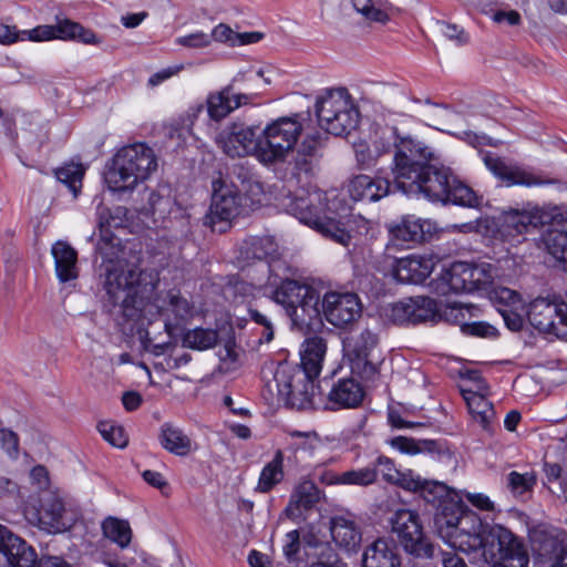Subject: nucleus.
Instances as JSON below:
<instances>
[{"label":"nucleus","instance_id":"nucleus-1","mask_svg":"<svg viewBox=\"0 0 567 567\" xmlns=\"http://www.w3.org/2000/svg\"><path fill=\"white\" fill-rule=\"evenodd\" d=\"M121 207L114 213L109 208L97 209V228L100 239L96 252L101 256L100 276L104 277V289L114 306H120L123 316L135 323L143 324L159 316L165 331L171 337L179 336L183 326L193 317L194 307L178 289L159 290L154 298L145 302L142 288L143 274L136 265L125 259V250L121 241L112 233V228L122 225Z\"/></svg>","mask_w":567,"mask_h":567},{"label":"nucleus","instance_id":"nucleus-2","mask_svg":"<svg viewBox=\"0 0 567 567\" xmlns=\"http://www.w3.org/2000/svg\"><path fill=\"white\" fill-rule=\"evenodd\" d=\"M414 124V115L383 109L371 126L370 141L361 140L353 144L355 161L361 169L374 167L382 156L394 150V184L405 195L410 183L417 178L421 163L432 156V148L413 134Z\"/></svg>","mask_w":567,"mask_h":567},{"label":"nucleus","instance_id":"nucleus-3","mask_svg":"<svg viewBox=\"0 0 567 567\" xmlns=\"http://www.w3.org/2000/svg\"><path fill=\"white\" fill-rule=\"evenodd\" d=\"M282 207L300 223L315 228L324 237L346 248L358 243L353 225L349 218L348 206L334 192L320 189H299L295 194L289 189L282 195Z\"/></svg>","mask_w":567,"mask_h":567},{"label":"nucleus","instance_id":"nucleus-4","mask_svg":"<svg viewBox=\"0 0 567 567\" xmlns=\"http://www.w3.org/2000/svg\"><path fill=\"white\" fill-rule=\"evenodd\" d=\"M416 175L417 178L410 183L408 197L465 207H478L482 202L472 188L452 175L449 167L439 164L433 150L431 158L421 163Z\"/></svg>","mask_w":567,"mask_h":567},{"label":"nucleus","instance_id":"nucleus-5","mask_svg":"<svg viewBox=\"0 0 567 567\" xmlns=\"http://www.w3.org/2000/svg\"><path fill=\"white\" fill-rule=\"evenodd\" d=\"M156 169L154 151L144 143H135L122 147L114 155L104 173V181L113 193H131Z\"/></svg>","mask_w":567,"mask_h":567},{"label":"nucleus","instance_id":"nucleus-6","mask_svg":"<svg viewBox=\"0 0 567 567\" xmlns=\"http://www.w3.org/2000/svg\"><path fill=\"white\" fill-rule=\"evenodd\" d=\"M305 121L303 114L297 113L268 123L259 134L258 161L266 166L285 162L306 130Z\"/></svg>","mask_w":567,"mask_h":567},{"label":"nucleus","instance_id":"nucleus-7","mask_svg":"<svg viewBox=\"0 0 567 567\" xmlns=\"http://www.w3.org/2000/svg\"><path fill=\"white\" fill-rule=\"evenodd\" d=\"M319 126L327 133L342 136L355 130L359 109L346 87L326 89L316 100Z\"/></svg>","mask_w":567,"mask_h":567},{"label":"nucleus","instance_id":"nucleus-8","mask_svg":"<svg viewBox=\"0 0 567 567\" xmlns=\"http://www.w3.org/2000/svg\"><path fill=\"white\" fill-rule=\"evenodd\" d=\"M271 298L285 309L293 326H309L320 315V291L306 281L281 280Z\"/></svg>","mask_w":567,"mask_h":567},{"label":"nucleus","instance_id":"nucleus-9","mask_svg":"<svg viewBox=\"0 0 567 567\" xmlns=\"http://www.w3.org/2000/svg\"><path fill=\"white\" fill-rule=\"evenodd\" d=\"M315 380L316 377H309L289 364H279L274 375L278 396L297 409L316 408L319 404L320 392Z\"/></svg>","mask_w":567,"mask_h":567},{"label":"nucleus","instance_id":"nucleus-10","mask_svg":"<svg viewBox=\"0 0 567 567\" xmlns=\"http://www.w3.org/2000/svg\"><path fill=\"white\" fill-rule=\"evenodd\" d=\"M492 279L489 265L454 262L441 271L439 277L432 281V287L436 293L446 296L452 292H472L484 289L492 282Z\"/></svg>","mask_w":567,"mask_h":567},{"label":"nucleus","instance_id":"nucleus-11","mask_svg":"<svg viewBox=\"0 0 567 567\" xmlns=\"http://www.w3.org/2000/svg\"><path fill=\"white\" fill-rule=\"evenodd\" d=\"M260 75L261 70L239 72L221 90L210 92L206 97V110L209 118L219 122L235 110L252 104L257 94L252 91L241 92L238 84L244 81L256 82Z\"/></svg>","mask_w":567,"mask_h":567},{"label":"nucleus","instance_id":"nucleus-12","mask_svg":"<svg viewBox=\"0 0 567 567\" xmlns=\"http://www.w3.org/2000/svg\"><path fill=\"white\" fill-rule=\"evenodd\" d=\"M493 567H527L529 558L524 545L507 528L494 525L488 529L485 547L480 554Z\"/></svg>","mask_w":567,"mask_h":567},{"label":"nucleus","instance_id":"nucleus-13","mask_svg":"<svg viewBox=\"0 0 567 567\" xmlns=\"http://www.w3.org/2000/svg\"><path fill=\"white\" fill-rule=\"evenodd\" d=\"M378 336L370 329L353 333L343 340L344 358L348 360L351 372L367 381H374L379 375L381 363L377 355Z\"/></svg>","mask_w":567,"mask_h":567},{"label":"nucleus","instance_id":"nucleus-14","mask_svg":"<svg viewBox=\"0 0 567 567\" xmlns=\"http://www.w3.org/2000/svg\"><path fill=\"white\" fill-rule=\"evenodd\" d=\"M246 214H248L247 200L237 186L223 177L214 179L212 182V202L206 215V224L213 229H216L217 225L220 224L218 231H224L226 224Z\"/></svg>","mask_w":567,"mask_h":567},{"label":"nucleus","instance_id":"nucleus-15","mask_svg":"<svg viewBox=\"0 0 567 567\" xmlns=\"http://www.w3.org/2000/svg\"><path fill=\"white\" fill-rule=\"evenodd\" d=\"M392 530L398 535L404 550L416 558H434L435 547L422 532L416 513L398 509L391 519Z\"/></svg>","mask_w":567,"mask_h":567},{"label":"nucleus","instance_id":"nucleus-16","mask_svg":"<svg viewBox=\"0 0 567 567\" xmlns=\"http://www.w3.org/2000/svg\"><path fill=\"white\" fill-rule=\"evenodd\" d=\"M526 315L535 329L559 338L567 337V303L537 298L529 303Z\"/></svg>","mask_w":567,"mask_h":567},{"label":"nucleus","instance_id":"nucleus-17","mask_svg":"<svg viewBox=\"0 0 567 567\" xmlns=\"http://www.w3.org/2000/svg\"><path fill=\"white\" fill-rule=\"evenodd\" d=\"M491 527L483 525L481 518L474 512L467 509L455 528L450 530L446 542L460 551L480 556L485 547Z\"/></svg>","mask_w":567,"mask_h":567},{"label":"nucleus","instance_id":"nucleus-18","mask_svg":"<svg viewBox=\"0 0 567 567\" xmlns=\"http://www.w3.org/2000/svg\"><path fill=\"white\" fill-rule=\"evenodd\" d=\"M216 143L230 157L254 155L258 159L260 135L251 126L231 123L217 134Z\"/></svg>","mask_w":567,"mask_h":567},{"label":"nucleus","instance_id":"nucleus-19","mask_svg":"<svg viewBox=\"0 0 567 567\" xmlns=\"http://www.w3.org/2000/svg\"><path fill=\"white\" fill-rule=\"evenodd\" d=\"M321 309L326 320L337 328L352 324L362 313L361 301L353 292H326L322 297Z\"/></svg>","mask_w":567,"mask_h":567},{"label":"nucleus","instance_id":"nucleus-20","mask_svg":"<svg viewBox=\"0 0 567 567\" xmlns=\"http://www.w3.org/2000/svg\"><path fill=\"white\" fill-rule=\"evenodd\" d=\"M32 41H48L52 39L75 40L85 44H96L99 40L94 32L83 28L71 20H59L54 25H39L30 31H24Z\"/></svg>","mask_w":567,"mask_h":567},{"label":"nucleus","instance_id":"nucleus-21","mask_svg":"<svg viewBox=\"0 0 567 567\" xmlns=\"http://www.w3.org/2000/svg\"><path fill=\"white\" fill-rule=\"evenodd\" d=\"M484 163L486 167L507 186H539L546 184L539 175L512 163H507L499 157L492 155L484 156Z\"/></svg>","mask_w":567,"mask_h":567},{"label":"nucleus","instance_id":"nucleus-22","mask_svg":"<svg viewBox=\"0 0 567 567\" xmlns=\"http://www.w3.org/2000/svg\"><path fill=\"white\" fill-rule=\"evenodd\" d=\"M435 258L432 255H409L395 260L393 275L403 284H422L433 271Z\"/></svg>","mask_w":567,"mask_h":567},{"label":"nucleus","instance_id":"nucleus-23","mask_svg":"<svg viewBox=\"0 0 567 567\" xmlns=\"http://www.w3.org/2000/svg\"><path fill=\"white\" fill-rule=\"evenodd\" d=\"M0 553L11 567H34L35 550L9 528L0 525Z\"/></svg>","mask_w":567,"mask_h":567},{"label":"nucleus","instance_id":"nucleus-24","mask_svg":"<svg viewBox=\"0 0 567 567\" xmlns=\"http://www.w3.org/2000/svg\"><path fill=\"white\" fill-rule=\"evenodd\" d=\"M542 218L544 217L538 213V207L509 210L502 216L499 233L505 238L518 240L523 234L542 226Z\"/></svg>","mask_w":567,"mask_h":567},{"label":"nucleus","instance_id":"nucleus-25","mask_svg":"<svg viewBox=\"0 0 567 567\" xmlns=\"http://www.w3.org/2000/svg\"><path fill=\"white\" fill-rule=\"evenodd\" d=\"M390 181L380 176L358 175L348 185V193L353 200L374 203L390 194Z\"/></svg>","mask_w":567,"mask_h":567},{"label":"nucleus","instance_id":"nucleus-26","mask_svg":"<svg viewBox=\"0 0 567 567\" xmlns=\"http://www.w3.org/2000/svg\"><path fill=\"white\" fill-rule=\"evenodd\" d=\"M327 398L331 410L354 409L362 403L364 391L353 378H342L333 382Z\"/></svg>","mask_w":567,"mask_h":567},{"label":"nucleus","instance_id":"nucleus-27","mask_svg":"<svg viewBox=\"0 0 567 567\" xmlns=\"http://www.w3.org/2000/svg\"><path fill=\"white\" fill-rule=\"evenodd\" d=\"M362 567H402L394 540L382 537L369 544L362 555Z\"/></svg>","mask_w":567,"mask_h":567},{"label":"nucleus","instance_id":"nucleus-28","mask_svg":"<svg viewBox=\"0 0 567 567\" xmlns=\"http://www.w3.org/2000/svg\"><path fill=\"white\" fill-rule=\"evenodd\" d=\"M393 236L406 243H422L430 239L436 226L430 219H422L414 215L402 217L401 221L390 228Z\"/></svg>","mask_w":567,"mask_h":567},{"label":"nucleus","instance_id":"nucleus-29","mask_svg":"<svg viewBox=\"0 0 567 567\" xmlns=\"http://www.w3.org/2000/svg\"><path fill=\"white\" fill-rule=\"evenodd\" d=\"M321 492L310 480H302L293 489L290 501L285 508V515L297 520L302 517V511L312 508L320 499Z\"/></svg>","mask_w":567,"mask_h":567},{"label":"nucleus","instance_id":"nucleus-30","mask_svg":"<svg viewBox=\"0 0 567 567\" xmlns=\"http://www.w3.org/2000/svg\"><path fill=\"white\" fill-rule=\"evenodd\" d=\"M51 254L60 282L75 280L79 276L76 250L66 241L58 240L52 245Z\"/></svg>","mask_w":567,"mask_h":567},{"label":"nucleus","instance_id":"nucleus-31","mask_svg":"<svg viewBox=\"0 0 567 567\" xmlns=\"http://www.w3.org/2000/svg\"><path fill=\"white\" fill-rule=\"evenodd\" d=\"M467 511L462 504L461 496L458 494L452 495L451 498L445 499L436 507L434 516V525L439 535L447 539L450 530L454 529L458 524L460 518Z\"/></svg>","mask_w":567,"mask_h":567},{"label":"nucleus","instance_id":"nucleus-32","mask_svg":"<svg viewBox=\"0 0 567 567\" xmlns=\"http://www.w3.org/2000/svg\"><path fill=\"white\" fill-rule=\"evenodd\" d=\"M326 351L327 344L321 337L306 339L300 352L301 369L299 370L309 377L318 378L322 369Z\"/></svg>","mask_w":567,"mask_h":567},{"label":"nucleus","instance_id":"nucleus-33","mask_svg":"<svg viewBox=\"0 0 567 567\" xmlns=\"http://www.w3.org/2000/svg\"><path fill=\"white\" fill-rule=\"evenodd\" d=\"M330 533L333 542L341 548L350 551L361 543V532L354 519L348 516H336L330 523Z\"/></svg>","mask_w":567,"mask_h":567},{"label":"nucleus","instance_id":"nucleus-34","mask_svg":"<svg viewBox=\"0 0 567 567\" xmlns=\"http://www.w3.org/2000/svg\"><path fill=\"white\" fill-rule=\"evenodd\" d=\"M306 567H339L343 565L339 554L327 542H307L303 545Z\"/></svg>","mask_w":567,"mask_h":567},{"label":"nucleus","instance_id":"nucleus-35","mask_svg":"<svg viewBox=\"0 0 567 567\" xmlns=\"http://www.w3.org/2000/svg\"><path fill=\"white\" fill-rule=\"evenodd\" d=\"M169 193L167 186H161L157 189L146 188L142 198L143 204L140 207L141 213L164 218L173 205Z\"/></svg>","mask_w":567,"mask_h":567},{"label":"nucleus","instance_id":"nucleus-36","mask_svg":"<svg viewBox=\"0 0 567 567\" xmlns=\"http://www.w3.org/2000/svg\"><path fill=\"white\" fill-rule=\"evenodd\" d=\"M161 445L178 456L188 455L193 450V441L179 427L165 423L161 427Z\"/></svg>","mask_w":567,"mask_h":567},{"label":"nucleus","instance_id":"nucleus-37","mask_svg":"<svg viewBox=\"0 0 567 567\" xmlns=\"http://www.w3.org/2000/svg\"><path fill=\"white\" fill-rule=\"evenodd\" d=\"M284 452L277 450L272 460L262 467L256 486L257 492L268 493L284 480Z\"/></svg>","mask_w":567,"mask_h":567},{"label":"nucleus","instance_id":"nucleus-38","mask_svg":"<svg viewBox=\"0 0 567 567\" xmlns=\"http://www.w3.org/2000/svg\"><path fill=\"white\" fill-rule=\"evenodd\" d=\"M543 245L558 266L567 271V231L548 229L543 236Z\"/></svg>","mask_w":567,"mask_h":567},{"label":"nucleus","instance_id":"nucleus-39","mask_svg":"<svg viewBox=\"0 0 567 567\" xmlns=\"http://www.w3.org/2000/svg\"><path fill=\"white\" fill-rule=\"evenodd\" d=\"M101 528L103 536L121 548H126L132 540V529L125 519L109 516L102 522Z\"/></svg>","mask_w":567,"mask_h":567},{"label":"nucleus","instance_id":"nucleus-40","mask_svg":"<svg viewBox=\"0 0 567 567\" xmlns=\"http://www.w3.org/2000/svg\"><path fill=\"white\" fill-rule=\"evenodd\" d=\"M64 506L61 499L51 496L42 504V509L38 515V524L45 529L60 530L64 527L61 523Z\"/></svg>","mask_w":567,"mask_h":567},{"label":"nucleus","instance_id":"nucleus-41","mask_svg":"<svg viewBox=\"0 0 567 567\" xmlns=\"http://www.w3.org/2000/svg\"><path fill=\"white\" fill-rule=\"evenodd\" d=\"M463 399L474 420L483 426H487L495 415L493 404L487 400V396L463 391Z\"/></svg>","mask_w":567,"mask_h":567},{"label":"nucleus","instance_id":"nucleus-42","mask_svg":"<svg viewBox=\"0 0 567 567\" xmlns=\"http://www.w3.org/2000/svg\"><path fill=\"white\" fill-rule=\"evenodd\" d=\"M218 342V332L210 328H195L183 334V344L194 350H207Z\"/></svg>","mask_w":567,"mask_h":567},{"label":"nucleus","instance_id":"nucleus-43","mask_svg":"<svg viewBox=\"0 0 567 567\" xmlns=\"http://www.w3.org/2000/svg\"><path fill=\"white\" fill-rule=\"evenodd\" d=\"M391 446L405 454L435 453L441 452V444L432 440H414L405 436H396L391 440Z\"/></svg>","mask_w":567,"mask_h":567},{"label":"nucleus","instance_id":"nucleus-44","mask_svg":"<svg viewBox=\"0 0 567 567\" xmlns=\"http://www.w3.org/2000/svg\"><path fill=\"white\" fill-rule=\"evenodd\" d=\"M244 249L248 258L262 260L274 258L277 255L278 245L271 236L252 237L245 241Z\"/></svg>","mask_w":567,"mask_h":567},{"label":"nucleus","instance_id":"nucleus-45","mask_svg":"<svg viewBox=\"0 0 567 567\" xmlns=\"http://www.w3.org/2000/svg\"><path fill=\"white\" fill-rule=\"evenodd\" d=\"M329 482H338L340 485L369 486L375 483V472L371 465L350 470L340 475H331Z\"/></svg>","mask_w":567,"mask_h":567},{"label":"nucleus","instance_id":"nucleus-46","mask_svg":"<svg viewBox=\"0 0 567 567\" xmlns=\"http://www.w3.org/2000/svg\"><path fill=\"white\" fill-rule=\"evenodd\" d=\"M412 101L420 105L414 110L416 117L429 125L444 120L451 113L446 105L434 103L430 99L423 101L412 99Z\"/></svg>","mask_w":567,"mask_h":567},{"label":"nucleus","instance_id":"nucleus-47","mask_svg":"<svg viewBox=\"0 0 567 567\" xmlns=\"http://www.w3.org/2000/svg\"><path fill=\"white\" fill-rule=\"evenodd\" d=\"M417 493L424 498V501L433 504L435 507L445 502V499L451 498L452 495L458 494L442 482L427 480H423L422 486Z\"/></svg>","mask_w":567,"mask_h":567},{"label":"nucleus","instance_id":"nucleus-48","mask_svg":"<svg viewBox=\"0 0 567 567\" xmlns=\"http://www.w3.org/2000/svg\"><path fill=\"white\" fill-rule=\"evenodd\" d=\"M85 173V167L82 164H66L55 171V177L59 182L65 184L70 192L78 196L82 187V179Z\"/></svg>","mask_w":567,"mask_h":567},{"label":"nucleus","instance_id":"nucleus-49","mask_svg":"<svg viewBox=\"0 0 567 567\" xmlns=\"http://www.w3.org/2000/svg\"><path fill=\"white\" fill-rule=\"evenodd\" d=\"M542 555L554 558L550 567H567V543L556 537L548 536L544 539Z\"/></svg>","mask_w":567,"mask_h":567},{"label":"nucleus","instance_id":"nucleus-50","mask_svg":"<svg viewBox=\"0 0 567 567\" xmlns=\"http://www.w3.org/2000/svg\"><path fill=\"white\" fill-rule=\"evenodd\" d=\"M351 3L353 9L365 20L379 23H386L389 21L386 11L378 7L373 0H351Z\"/></svg>","mask_w":567,"mask_h":567},{"label":"nucleus","instance_id":"nucleus-51","mask_svg":"<svg viewBox=\"0 0 567 567\" xmlns=\"http://www.w3.org/2000/svg\"><path fill=\"white\" fill-rule=\"evenodd\" d=\"M491 299L498 306V308L507 309H523L524 301L520 296L515 291L506 287H498L491 293Z\"/></svg>","mask_w":567,"mask_h":567},{"label":"nucleus","instance_id":"nucleus-52","mask_svg":"<svg viewBox=\"0 0 567 567\" xmlns=\"http://www.w3.org/2000/svg\"><path fill=\"white\" fill-rule=\"evenodd\" d=\"M413 307V298L398 301L391 306L388 317L395 324L412 323Z\"/></svg>","mask_w":567,"mask_h":567},{"label":"nucleus","instance_id":"nucleus-53","mask_svg":"<svg viewBox=\"0 0 567 567\" xmlns=\"http://www.w3.org/2000/svg\"><path fill=\"white\" fill-rule=\"evenodd\" d=\"M370 465L371 468H373L375 472V481L378 480L379 475H381L383 481L389 484H393L394 481H398L399 468H396L394 462L388 456L380 455Z\"/></svg>","mask_w":567,"mask_h":567},{"label":"nucleus","instance_id":"nucleus-54","mask_svg":"<svg viewBox=\"0 0 567 567\" xmlns=\"http://www.w3.org/2000/svg\"><path fill=\"white\" fill-rule=\"evenodd\" d=\"M99 432L105 441L116 447H125L127 445V437L122 426L110 423L101 422L99 424Z\"/></svg>","mask_w":567,"mask_h":567},{"label":"nucleus","instance_id":"nucleus-55","mask_svg":"<svg viewBox=\"0 0 567 567\" xmlns=\"http://www.w3.org/2000/svg\"><path fill=\"white\" fill-rule=\"evenodd\" d=\"M414 309L412 323H420L427 321L434 317L435 313V301L429 297H416L413 298Z\"/></svg>","mask_w":567,"mask_h":567},{"label":"nucleus","instance_id":"nucleus-56","mask_svg":"<svg viewBox=\"0 0 567 567\" xmlns=\"http://www.w3.org/2000/svg\"><path fill=\"white\" fill-rule=\"evenodd\" d=\"M248 316L261 328L260 337L255 342L258 346L269 343L274 339V327L270 319L256 309H249Z\"/></svg>","mask_w":567,"mask_h":567},{"label":"nucleus","instance_id":"nucleus-57","mask_svg":"<svg viewBox=\"0 0 567 567\" xmlns=\"http://www.w3.org/2000/svg\"><path fill=\"white\" fill-rule=\"evenodd\" d=\"M538 213L543 215L542 226L549 224L550 226H567V205L553 206L548 209L538 208Z\"/></svg>","mask_w":567,"mask_h":567},{"label":"nucleus","instance_id":"nucleus-58","mask_svg":"<svg viewBox=\"0 0 567 567\" xmlns=\"http://www.w3.org/2000/svg\"><path fill=\"white\" fill-rule=\"evenodd\" d=\"M0 503L6 505H19L21 503L20 488L10 478L0 477Z\"/></svg>","mask_w":567,"mask_h":567},{"label":"nucleus","instance_id":"nucleus-59","mask_svg":"<svg viewBox=\"0 0 567 567\" xmlns=\"http://www.w3.org/2000/svg\"><path fill=\"white\" fill-rule=\"evenodd\" d=\"M324 138V135L319 131L307 132L298 152L306 156H315L322 147Z\"/></svg>","mask_w":567,"mask_h":567},{"label":"nucleus","instance_id":"nucleus-60","mask_svg":"<svg viewBox=\"0 0 567 567\" xmlns=\"http://www.w3.org/2000/svg\"><path fill=\"white\" fill-rule=\"evenodd\" d=\"M264 195V185L261 182L257 179H249L247 182L246 195H243L247 200V213L261 205Z\"/></svg>","mask_w":567,"mask_h":567},{"label":"nucleus","instance_id":"nucleus-61","mask_svg":"<svg viewBox=\"0 0 567 567\" xmlns=\"http://www.w3.org/2000/svg\"><path fill=\"white\" fill-rule=\"evenodd\" d=\"M282 550L287 560L291 564H296L298 567L300 560V536L298 530H291L286 534Z\"/></svg>","mask_w":567,"mask_h":567},{"label":"nucleus","instance_id":"nucleus-62","mask_svg":"<svg viewBox=\"0 0 567 567\" xmlns=\"http://www.w3.org/2000/svg\"><path fill=\"white\" fill-rule=\"evenodd\" d=\"M423 480L419 474L414 473L412 470L400 471L398 481L393 482V485H398L401 488L417 493L420 487L422 486Z\"/></svg>","mask_w":567,"mask_h":567},{"label":"nucleus","instance_id":"nucleus-63","mask_svg":"<svg viewBox=\"0 0 567 567\" xmlns=\"http://www.w3.org/2000/svg\"><path fill=\"white\" fill-rule=\"evenodd\" d=\"M507 480L512 491L517 494H523L528 491L535 483L534 475L529 473L519 474L517 472H511Z\"/></svg>","mask_w":567,"mask_h":567},{"label":"nucleus","instance_id":"nucleus-64","mask_svg":"<svg viewBox=\"0 0 567 567\" xmlns=\"http://www.w3.org/2000/svg\"><path fill=\"white\" fill-rule=\"evenodd\" d=\"M461 331L465 334L484 338L495 337L496 334V329L484 321L464 322L461 324Z\"/></svg>","mask_w":567,"mask_h":567}]
</instances>
